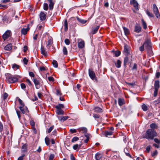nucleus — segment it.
<instances>
[{"instance_id": "1", "label": "nucleus", "mask_w": 160, "mask_h": 160, "mask_svg": "<svg viewBox=\"0 0 160 160\" xmlns=\"http://www.w3.org/2000/svg\"><path fill=\"white\" fill-rule=\"evenodd\" d=\"M157 136V132L153 130L148 129L146 132L142 135V138L148 140H153L154 138Z\"/></svg>"}, {"instance_id": "2", "label": "nucleus", "mask_w": 160, "mask_h": 160, "mask_svg": "<svg viewBox=\"0 0 160 160\" xmlns=\"http://www.w3.org/2000/svg\"><path fill=\"white\" fill-rule=\"evenodd\" d=\"M6 76V81L8 83H14L18 80V79L17 78L13 77L10 74L7 73Z\"/></svg>"}, {"instance_id": "3", "label": "nucleus", "mask_w": 160, "mask_h": 160, "mask_svg": "<svg viewBox=\"0 0 160 160\" xmlns=\"http://www.w3.org/2000/svg\"><path fill=\"white\" fill-rule=\"evenodd\" d=\"M88 75L90 78L92 80L97 81V77L95 73L93 70L92 69H88Z\"/></svg>"}, {"instance_id": "4", "label": "nucleus", "mask_w": 160, "mask_h": 160, "mask_svg": "<svg viewBox=\"0 0 160 160\" xmlns=\"http://www.w3.org/2000/svg\"><path fill=\"white\" fill-rule=\"evenodd\" d=\"M143 44L146 49L150 50L151 52H152L151 51L152 47L151 42L150 40L147 39L146 40Z\"/></svg>"}, {"instance_id": "5", "label": "nucleus", "mask_w": 160, "mask_h": 160, "mask_svg": "<svg viewBox=\"0 0 160 160\" xmlns=\"http://www.w3.org/2000/svg\"><path fill=\"white\" fill-rule=\"evenodd\" d=\"M20 106L19 109L21 111L22 113L26 114V115H29V111L27 107L25 106Z\"/></svg>"}, {"instance_id": "6", "label": "nucleus", "mask_w": 160, "mask_h": 160, "mask_svg": "<svg viewBox=\"0 0 160 160\" xmlns=\"http://www.w3.org/2000/svg\"><path fill=\"white\" fill-rule=\"evenodd\" d=\"M32 80L35 84L36 88L37 89H39L41 87L39 80L36 78H34L32 79Z\"/></svg>"}, {"instance_id": "7", "label": "nucleus", "mask_w": 160, "mask_h": 160, "mask_svg": "<svg viewBox=\"0 0 160 160\" xmlns=\"http://www.w3.org/2000/svg\"><path fill=\"white\" fill-rule=\"evenodd\" d=\"M152 9L153 12L155 14L157 18H158L160 17V14L158 9L155 4H154L153 5Z\"/></svg>"}, {"instance_id": "8", "label": "nucleus", "mask_w": 160, "mask_h": 160, "mask_svg": "<svg viewBox=\"0 0 160 160\" xmlns=\"http://www.w3.org/2000/svg\"><path fill=\"white\" fill-rule=\"evenodd\" d=\"M130 4L133 5L137 10H138V4L137 1L136 0H131Z\"/></svg>"}, {"instance_id": "9", "label": "nucleus", "mask_w": 160, "mask_h": 160, "mask_svg": "<svg viewBox=\"0 0 160 160\" xmlns=\"http://www.w3.org/2000/svg\"><path fill=\"white\" fill-rule=\"evenodd\" d=\"M44 25H38L37 27V30L38 31V34L40 36H41L43 31Z\"/></svg>"}, {"instance_id": "10", "label": "nucleus", "mask_w": 160, "mask_h": 160, "mask_svg": "<svg viewBox=\"0 0 160 160\" xmlns=\"http://www.w3.org/2000/svg\"><path fill=\"white\" fill-rule=\"evenodd\" d=\"M11 32L10 31L7 30L4 33L2 36V38L4 40H5L10 36Z\"/></svg>"}, {"instance_id": "11", "label": "nucleus", "mask_w": 160, "mask_h": 160, "mask_svg": "<svg viewBox=\"0 0 160 160\" xmlns=\"http://www.w3.org/2000/svg\"><path fill=\"white\" fill-rule=\"evenodd\" d=\"M123 52L124 54L126 56H128L129 54V48L128 45H125L124 46Z\"/></svg>"}, {"instance_id": "12", "label": "nucleus", "mask_w": 160, "mask_h": 160, "mask_svg": "<svg viewBox=\"0 0 160 160\" xmlns=\"http://www.w3.org/2000/svg\"><path fill=\"white\" fill-rule=\"evenodd\" d=\"M49 6V8L50 10H52L55 3V1L53 0H48Z\"/></svg>"}, {"instance_id": "13", "label": "nucleus", "mask_w": 160, "mask_h": 160, "mask_svg": "<svg viewBox=\"0 0 160 160\" xmlns=\"http://www.w3.org/2000/svg\"><path fill=\"white\" fill-rule=\"evenodd\" d=\"M141 27L138 24H136L134 27V31L139 33L141 32Z\"/></svg>"}, {"instance_id": "14", "label": "nucleus", "mask_w": 160, "mask_h": 160, "mask_svg": "<svg viewBox=\"0 0 160 160\" xmlns=\"http://www.w3.org/2000/svg\"><path fill=\"white\" fill-rule=\"evenodd\" d=\"M39 17L41 21L44 20L46 18V14L43 12H41L39 14Z\"/></svg>"}, {"instance_id": "15", "label": "nucleus", "mask_w": 160, "mask_h": 160, "mask_svg": "<svg viewBox=\"0 0 160 160\" xmlns=\"http://www.w3.org/2000/svg\"><path fill=\"white\" fill-rule=\"evenodd\" d=\"M85 43L84 41L81 40L78 43V46L79 48H82L84 47Z\"/></svg>"}, {"instance_id": "16", "label": "nucleus", "mask_w": 160, "mask_h": 160, "mask_svg": "<svg viewBox=\"0 0 160 160\" xmlns=\"http://www.w3.org/2000/svg\"><path fill=\"white\" fill-rule=\"evenodd\" d=\"M41 53L44 56L46 57L47 56V53L44 47L42 46L41 48Z\"/></svg>"}, {"instance_id": "17", "label": "nucleus", "mask_w": 160, "mask_h": 160, "mask_svg": "<svg viewBox=\"0 0 160 160\" xmlns=\"http://www.w3.org/2000/svg\"><path fill=\"white\" fill-rule=\"evenodd\" d=\"M99 28V26H97L95 28L92 29L91 33L92 34H94L96 33L98 31Z\"/></svg>"}, {"instance_id": "18", "label": "nucleus", "mask_w": 160, "mask_h": 160, "mask_svg": "<svg viewBox=\"0 0 160 160\" xmlns=\"http://www.w3.org/2000/svg\"><path fill=\"white\" fill-rule=\"evenodd\" d=\"M102 156V154L99 152H98L95 154V158L96 160H100Z\"/></svg>"}, {"instance_id": "19", "label": "nucleus", "mask_w": 160, "mask_h": 160, "mask_svg": "<svg viewBox=\"0 0 160 160\" xmlns=\"http://www.w3.org/2000/svg\"><path fill=\"white\" fill-rule=\"evenodd\" d=\"M154 89H158L160 87L159 81L158 80L155 81L154 82Z\"/></svg>"}, {"instance_id": "20", "label": "nucleus", "mask_w": 160, "mask_h": 160, "mask_svg": "<svg viewBox=\"0 0 160 160\" xmlns=\"http://www.w3.org/2000/svg\"><path fill=\"white\" fill-rule=\"evenodd\" d=\"M4 49L7 51L10 50L12 49V45L9 43L5 47Z\"/></svg>"}, {"instance_id": "21", "label": "nucleus", "mask_w": 160, "mask_h": 160, "mask_svg": "<svg viewBox=\"0 0 160 160\" xmlns=\"http://www.w3.org/2000/svg\"><path fill=\"white\" fill-rule=\"evenodd\" d=\"M78 131L82 132L83 133H84L87 132V128L84 127L79 128L78 129Z\"/></svg>"}, {"instance_id": "22", "label": "nucleus", "mask_w": 160, "mask_h": 160, "mask_svg": "<svg viewBox=\"0 0 160 160\" xmlns=\"http://www.w3.org/2000/svg\"><path fill=\"white\" fill-rule=\"evenodd\" d=\"M84 135L87 138L84 140V142L85 143H87L90 139V135L89 134L86 132L85 133Z\"/></svg>"}, {"instance_id": "23", "label": "nucleus", "mask_w": 160, "mask_h": 160, "mask_svg": "<svg viewBox=\"0 0 160 160\" xmlns=\"http://www.w3.org/2000/svg\"><path fill=\"white\" fill-rule=\"evenodd\" d=\"M123 29L124 31L125 34L126 35H128L130 34V31L129 30L125 27H123Z\"/></svg>"}, {"instance_id": "24", "label": "nucleus", "mask_w": 160, "mask_h": 160, "mask_svg": "<svg viewBox=\"0 0 160 160\" xmlns=\"http://www.w3.org/2000/svg\"><path fill=\"white\" fill-rule=\"evenodd\" d=\"M52 43H53V41H52V40L51 39H49L48 40V44L47 45V48L48 49L50 48L51 47V46L52 45Z\"/></svg>"}, {"instance_id": "25", "label": "nucleus", "mask_w": 160, "mask_h": 160, "mask_svg": "<svg viewBox=\"0 0 160 160\" xmlns=\"http://www.w3.org/2000/svg\"><path fill=\"white\" fill-rule=\"evenodd\" d=\"M29 30V28H23L21 30V33L23 35L26 34Z\"/></svg>"}, {"instance_id": "26", "label": "nucleus", "mask_w": 160, "mask_h": 160, "mask_svg": "<svg viewBox=\"0 0 160 160\" xmlns=\"http://www.w3.org/2000/svg\"><path fill=\"white\" fill-rule=\"evenodd\" d=\"M56 112L58 115H63L64 114V111L61 109H57Z\"/></svg>"}, {"instance_id": "27", "label": "nucleus", "mask_w": 160, "mask_h": 160, "mask_svg": "<svg viewBox=\"0 0 160 160\" xmlns=\"http://www.w3.org/2000/svg\"><path fill=\"white\" fill-rule=\"evenodd\" d=\"M112 131H105L104 132V135L106 137H108V136L112 135Z\"/></svg>"}, {"instance_id": "28", "label": "nucleus", "mask_w": 160, "mask_h": 160, "mask_svg": "<svg viewBox=\"0 0 160 160\" xmlns=\"http://www.w3.org/2000/svg\"><path fill=\"white\" fill-rule=\"evenodd\" d=\"M121 63V61L119 60H118L117 62L115 63L116 67L118 68H120Z\"/></svg>"}, {"instance_id": "29", "label": "nucleus", "mask_w": 160, "mask_h": 160, "mask_svg": "<svg viewBox=\"0 0 160 160\" xmlns=\"http://www.w3.org/2000/svg\"><path fill=\"white\" fill-rule=\"evenodd\" d=\"M64 26L65 31H66L68 30V23L66 19L64 21Z\"/></svg>"}, {"instance_id": "30", "label": "nucleus", "mask_w": 160, "mask_h": 160, "mask_svg": "<svg viewBox=\"0 0 160 160\" xmlns=\"http://www.w3.org/2000/svg\"><path fill=\"white\" fill-rule=\"evenodd\" d=\"M150 127L151 128V129L154 130L155 129L158 128V126L156 124L152 123L150 124Z\"/></svg>"}, {"instance_id": "31", "label": "nucleus", "mask_w": 160, "mask_h": 160, "mask_svg": "<svg viewBox=\"0 0 160 160\" xmlns=\"http://www.w3.org/2000/svg\"><path fill=\"white\" fill-rule=\"evenodd\" d=\"M45 141L47 145L49 146L50 145V140L49 138L46 137L45 139Z\"/></svg>"}, {"instance_id": "32", "label": "nucleus", "mask_w": 160, "mask_h": 160, "mask_svg": "<svg viewBox=\"0 0 160 160\" xmlns=\"http://www.w3.org/2000/svg\"><path fill=\"white\" fill-rule=\"evenodd\" d=\"M128 62V56H126L124 58V65L126 67V65L127 64V63Z\"/></svg>"}, {"instance_id": "33", "label": "nucleus", "mask_w": 160, "mask_h": 160, "mask_svg": "<svg viewBox=\"0 0 160 160\" xmlns=\"http://www.w3.org/2000/svg\"><path fill=\"white\" fill-rule=\"evenodd\" d=\"M113 52L114 53V54L115 56L116 57H118L121 54L120 51L118 50H117V51H113Z\"/></svg>"}, {"instance_id": "34", "label": "nucleus", "mask_w": 160, "mask_h": 160, "mask_svg": "<svg viewBox=\"0 0 160 160\" xmlns=\"http://www.w3.org/2000/svg\"><path fill=\"white\" fill-rule=\"evenodd\" d=\"M142 25L143 28L144 29H146L147 28L146 23L143 19H142Z\"/></svg>"}, {"instance_id": "35", "label": "nucleus", "mask_w": 160, "mask_h": 160, "mask_svg": "<svg viewBox=\"0 0 160 160\" xmlns=\"http://www.w3.org/2000/svg\"><path fill=\"white\" fill-rule=\"evenodd\" d=\"M77 20L79 22H80V23H82V24L85 23L87 22L86 20H84L83 19H81L79 18L78 17L77 18Z\"/></svg>"}, {"instance_id": "36", "label": "nucleus", "mask_w": 160, "mask_h": 160, "mask_svg": "<svg viewBox=\"0 0 160 160\" xmlns=\"http://www.w3.org/2000/svg\"><path fill=\"white\" fill-rule=\"evenodd\" d=\"M27 145L26 144H24L22 147V151L23 152H25L27 151Z\"/></svg>"}, {"instance_id": "37", "label": "nucleus", "mask_w": 160, "mask_h": 160, "mask_svg": "<svg viewBox=\"0 0 160 160\" xmlns=\"http://www.w3.org/2000/svg\"><path fill=\"white\" fill-rule=\"evenodd\" d=\"M142 110L144 111H147L148 110V106L144 104H143L142 105Z\"/></svg>"}, {"instance_id": "38", "label": "nucleus", "mask_w": 160, "mask_h": 160, "mask_svg": "<svg viewBox=\"0 0 160 160\" xmlns=\"http://www.w3.org/2000/svg\"><path fill=\"white\" fill-rule=\"evenodd\" d=\"M94 111L98 112H102V110L101 108L97 107L94 108Z\"/></svg>"}, {"instance_id": "39", "label": "nucleus", "mask_w": 160, "mask_h": 160, "mask_svg": "<svg viewBox=\"0 0 160 160\" xmlns=\"http://www.w3.org/2000/svg\"><path fill=\"white\" fill-rule=\"evenodd\" d=\"M118 103L119 105L120 106H122L124 103V100L123 99L119 98L118 100Z\"/></svg>"}, {"instance_id": "40", "label": "nucleus", "mask_w": 160, "mask_h": 160, "mask_svg": "<svg viewBox=\"0 0 160 160\" xmlns=\"http://www.w3.org/2000/svg\"><path fill=\"white\" fill-rule=\"evenodd\" d=\"M63 53L64 55H66L68 54V51L66 48L64 47L63 48Z\"/></svg>"}, {"instance_id": "41", "label": "nucleus", "mask_w": 160, "mask_h": 160, "mask_svg": "<svg viewBox=\"0 0 160 160\" xmlns=\"http://www.w3.org/2000/svg\"><path fill=\"white\" fill-rule=\"evenodd\" d=\"M81 146V144L78 145V144H76L74 145L73 147V148L74 150H76L78 148H79Z\"/></svg>"}, {"instance_id": "42", "label": "nucleus", "mask_w": 160, "mask_h": 160, "mask_svg": "<svg viewBox=\"0 0 160 160\" xmlns=\"http://www.w3.org/2000/svg\"><path fill=\"white\" fill-rule=\"evenodd\" d=\"M64 107V105L63 104H59L58 105H56L55 106V108L56 109H61Z\"/></svg>"}, {"instance_id": "43", "label": "nucleus", "mask_w": 160, "mask_h": 160, "mask_svg": "<svg viewBox=\"0 0 160 160\" xmlns=\"http://www.w3.org/2000/svg\"><path fill=\"white\" fill-rule=\"evenodd\" d=\"M146 13L150 17L153 18L154 17L153 14L152 13L150 12L148 10H147L146 11Z\"/></svg>"}, {"instance_id": "44", "label": "nucleus", "mask_w": 160, "mask_h": 160, "mask_svg": "<svg viewBox=\"0 0 160 160\" xmlns=\"http://www.w3.org/2000/svg\"><path fill=\"white\" fill-rule=\"evenodd\" d=\"M138 68V66L136 63H134L133 64V66L132 68V70H135L136 71Z\"/></svg>"}, {"instance_id": "45", "label": "nucleus", "mask_w": 160, "mask_h": 160, "mask_svg": "<svg viewBox=\"0 0 160 160\" xmlns=\"http://www.w3.org/2000/svg\"><path fill=\"white\" fill-rule=\"evenodd\" d=\"M16 112L19 120L21 119V112L18 109H16Z\"/></svg>"}, {"instance_id": "46", "label": "nucleus", "mask_w": 160, "mask_h": 160, "mask_svg": "<svg viewBox=\"0 0 160 160\" xmlns=\"http://www.w3.org/2000/svg\"><path fill=\"white\" fill-rule=\"evenodd\" d=\"M52 64H53V66L56 68H57L58 66V64L57 62V61L55 60H53L52 62Z\"/></svg>"}, {"instance_id": "47", "label": "nucleus", "mask_w": 160, "mask_h": 160, "mask_svg": "<svg viewBox=\"0 0 160 160\" xmlns=\"http://www.w3.org/2000/svg\"><path fill=\"white\" fill-rule=\"evenodd\" d=\"M48 4L47 3H44L43 4V9L46 11L48 10Z\"/></svg>"}, {"instance_id": "48", "label": "nucleus", "mask_w": 160, "mask_h": 160, "mask_svg": "<svg viewBox=\"0 0 160 160\" xmlns=\"http://www.w3.org/2000/svg\"><path fill=\"white\" fill-rule=\"evenodd\" d=\"M69 117L68 116H62L61 117L60 120L61 121H64L67 120Z\"/></svg>"}, {"instance_id": "49", "label": "nucleus", "mask_w": 160, "mask_h": 160, "mask_svg": "<svg viewBox=\"0 0 160 160\" xmlns=\"http://www.w3.org/2000/svg\"><path fill=\"white\" fill-rule=\"evenodd\" d=\"M79 140V138L77 137H74L72 139L71 142H73L75 141H77Z\"/></svg>"}, {"instance_id": "50", "label": "nucleus", "mask_w": 160, "mask_h": 160, "mask_svg": "<svg viewBox=\"0 0 160 160\" xmlns=\"http://www.w3.org/2000/svg\"><path fill=\"white\" fill-rule=\"evenodd\" d=\"M56 94L57 95L61 96L62 95V93L58 89L56 90Z\"/></svg>"}, {"instance_id": "51", "label": "nucleus", "mask_w": 160, "mask_h": 160, "mask_svg": "<svg viewBox=\"0 0 160 160\" xmlns=\"http://www.w3.org/2000/svg\"><path fill=\"white\" fill-rule=\"evenodd\" d=\"M18 101L19 103V104L21 105V106H24L25 104L23 102L21 99L19 98L18 99Z\"/></svg>"}, {"instance_id": "52", "label": "nucleus", "mask_w": 160, "mask_h": 160, "mask_svg": "<svg viewBox=\"0 0 160 160\" xmlns=\"http://www.w3.org/2000/svg\"><path fill=\"white\" fill-rule=\"evenodd\" d=\"M19 67V66L16 64H13L12 66V68L14 70H17V69H18Z\"/></svg>"}, {"instance_id": "53", "label": "nucleus", "mask_w": 160, "mask_h": 160, "mask_svg": "<svg viewBox=\"0 0 160 160\" xmlns=\"http://www.w3.org/2000/svg\"><path fill=\"white\" fill-rule=\"evenodd\" d=\"M154 142L157 144H160V139H158L157 138L154 139Z\"/></svg>"}, {"instance_id": "54", "label": "nucleus", "mask_w": 160, "mask_h": 160, "mask_svg": "<svg viewBox=\"0 0 160 160\" xmlns=\"http://www.w3.org/2000/svg\"><path fill=\"white\" fill-rule=\"evenodd\" d=\"M30 124L31 125L32 127H35V123L34 121L33 120H31L30 121Z\"/></svg>"}, {"instance_id": "55", "label": "nucleus", "mask_w": 160, "mask_h": 160, "mask_svg": "<svg viewBox=\"0 0 160 160\" xmlns=\"http://www.w3.org/2000/svg\"><path fill=\"white\" fill-rule=\"evenodd\" d=\"M3 130V126L2 123H0V132L1 134L2 135L3 133H2V132Z\"/></svg>"}, {"instance_id": "56", "label": "nucleus", "mask_w": 160, "mask_h": 160, "mask_svg": "<svg viewBox=\"0 0 160 160\" xmlns=\"http://www.w3.org/2000/svg\"><path fill=\"white\" fill-rule=\"evenodd\" d=\"M54 157V155L53 154H51L50 155L48 160H53Z\"/></svg>"}, {"instance_id": "57", "label": "nucleus", "mask_w": 160, "mask_h": 160, "mask_svg": "<svg viewBox=\"0 0 160 160\" xmlns=\"http://www.w3.org/2000/svg\"><path fill=\"white\" fill-rule=\"evenodd\" d=\"M48 79L50 82H53L54 81V78L51 76L48 77Z\"/></svg>"}, {"instance_id": "58", "label": "nucleus", "mask_w": 160, "mask_h": 160, "mask_svg": "<svg viewBox=\"0 0 160 160\" xmlns=\"http://www.w3.org/2000/svg\"><path fill=\"white\" fill-rule=\"evenodd\" d=\"M158 153V152L156 150L154 151V152L152 153L151 155L152 157H154V156L157 155Z\"/></svg>"}, {"instance_id": "59", "label": "nucleus", "mask_w": 160, "mask_h": 160, "mask_svg": "<svg viewBox=\"0 0 160 160\" xmlns=\"http://www.w3.org/2000/svg\"><path fill=\"white\" fill-rule=\"evenodd\" d=\"M54 126H53L50 127V128L48 129V133H50L51 131L53 129Z\"/></svg>"}, {"instance_id": "60", "label": "nucleus", "mask_w": 160, "mask_h": 160, "mask_svg": "<svg viewBox=\"0 0 160 160\" xmlns=\"http://www.w3.org/2000/svg\"><path fill=\"white\" fill-rule=\"evenodd\" d=\"M23 62L25 64L27 65L28 64V60L26 58H25L23 59Z\"/></svg>"}, {"instance_id": "61", "label": "nucleus", "mask_w": 160, "mask_h": 160, "mask_svg": "<svg viewBox=\"0 0 160 160\" xmlns=\"http://www.w3.org/2000/svg\"><path fill=\"white\" fill-rule=\"evenodd\" d=\"M26 82L27 83L29 86L32 85V83L31 82V81L28 79H26Z\"/></svg>"}, {"instance_id": "62", "label": "nucleus", "mask_w": 160, "mask_h": 160, "mask_svg": "<svg viewBox=\"0 0 160 160\" xmlns=\"http://www.w3.org/2000/svg\"><path fill=\"white\" fill-rule=\"evenodd\" d=\"M8 96V94L6 92L3 94V98L4 100L6 99Z\"/></svg>"}, {"instance_id": "63", "label": "nucleus", "mask_w": 160, "mask_h": 160, "mask_svg": "<svg viewBox=\"0 0 160 160\" xmlns=\"http://www.w3.org/2000/svg\"><path fill=\"white\" fill-rule=\"evenodd\" d=\"M65 43L67 45H68L70 44V41L68 39H66L65 40Z\"/></svg>"}, {"instance_id": "64", "label": "nucleus", "mask_w": 160, "mask_h": 160, "mask_svg": "<svg viewBox=\"0 0 160 160\" xmlns=\"http://www.w3.org/2000/svg\"><path fill=\"white\" fill-rule=\"evenodd\" d=\"M160 102V98H158L157 100L154 101V103L155 104H158Z\"/></svg>"}]
</instances>
